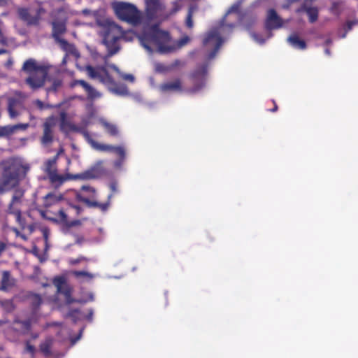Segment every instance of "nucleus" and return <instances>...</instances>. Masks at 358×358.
Listing matches in <instances>:
<instances>
[{"label": "nucleus", "instance_id": "bb28decb", "mask_svg": "<svg viewBox=\"0 0 358 358\" xmlns=\"http://www.w3.org/2000/svg\"><path fill=\"white\" fill-rule=\"evenodd\" d=\"M55 41L59 44L60 48L64 51L72 55H75L77 52L74 45L69 43L66 40L61 38Z\"/></svg>", "mask_w": 358, "mask_h": 358}, {"label": "nucleus", "instance_id": "a19ab883", "mask_svg": "<svg viewBox=\"0 0 358 358\" xmlns=\"http://www.w3.org/2000/svg\"><path fill=\"white\" fill-rule=\"evenodd\" d=\"M358 23V20L347 21L344 25L345 33L341 36V38H345L348 31H351L352 27Z\"/></svg>", "mask_w": 358, "mask_h": 358}, {"label": "nucleus", "instance_id": "37998d69", "mask_svg": "<svg viewBox=\"0 0 358 358\" xmlns=\"http://www.w3.org/2000/svg\"><path fill=\"white\" fill-rule=\"evenodd\" d=\"M155 71L158 73H166L170 71L169 65L166 66L162 63H157L155 64Z\"/></svg>", "mask_w": 358, "mask_h": 358}, {"label": "nucleus", "instance_id": "393cba45", "mask_svg": "<svg viewBox=\"0 0 358 358\" xmlns=\"http://www.w3.org/2000/svg\"><path fill=\"white\" fill-rule=\"evenodd\" d=\"M288 43L294 48L305 50L307 47L304 40L301 39L297 34H291L287 38Z\"/></svg>", "mask_w": 358, "mask_h": 358}, {"label": "nucleus", "instance_id": "9b49d317", "mask_svg": "<svg viewBox=\"0 0 358 358\" xmlns=\"http://www.w3.org/2000/svg\"><path fill=\"white\" fill-rule=\"evenodd\" d=\"M44 10L38 6L36 10L35 15H31L30 10L27 8H19L17 13L20 18L26 22L29 25H36L38 24L40 20V15Z\"/></svg>", "mask_w": 358, "mask_h": 358}, {"label": "nucleus", "instance_id": "39448f33", "mask_svg": "<svg viewBox=\"0 0 358 358\" xmlns=\"http://www.w3.org/2000/svg\"><path fill=\"white\" fill-rule=\"evenodd\" d=\"M208 74V64L198 65L189 74V78L193 87L188 90L190 93H196L205 87Z\"/></svg>", "mask_w": 358, "mask_h": 358}, {"label": "nucleus", "instance_id": "a18cd8bd", "mask_svg": "<svg viewBox=\"0 0 358 358\" xmlns=\"http://www.w3.org/2000/svg\"><path fill=\"white\" fill-rule=\"evenodd\" d=\"M16 218L17 222L19 224V225L21 227L22 229H24L26 227V222L24 218L22 217V213L21 212L19 213V217L18 215H15Z\"/></svg>", "mask_w": 358, "mask_h": 358}, {"label": "nucleus", "instance_id": "603ef678", "mask_svg": "<svg viewBox=\"0 0 358 358\" xmlns=\"http://www.w3.org/2000/svg\"><path fill=\"white\" fill-rule=\"evenodd\" d=\"M86 258L84 257H80L77 259H71L69 262L73 264V265H76V264H79L80 262H81L82 261H84L85 260Z\"/></svg>", "mask_w": 358, "mask_h": 358}, {"label": "nucleus", "instance_id": "f8f14e48", "mask_svg": "<svg viewBox=\"0 0 358 358\" xmlns=\"http://www.w3.org/2000/svg\"><path fill=\"white\" fill-rule=\"evenodd\" d=\"M47 174L50 183L55 187L61 186L67 180H77L76 174H59L57 169H51L48 168L47 170Z\"/></svg>", "mask_w": 358, "mask_h": 358}, {"label": "nucleus", "instance_id": "a211bd4d", "mask_svg": "<svg viewBox=\"0 0 358 358\" xmlns=\"http://www.w3.org/2000/svg\"><path fill=\"white\" fill-rule=\"evenodd\" d=\"M165 8L159 0L147 1V13L150 18L157 17Z\"/></svg>", "mask_w": 358, "mask_h": 358}, {"label": "nucleus", "instance_id": "ea45409f", "mask_svg": "<svg viewBox=\"0 0 358 358\" xmlns=\"http://www.w3.org/2000/svg\"><path fill=\"white\" fill-rule=\"evenodd\" d=\"M73 275L77 278H85L88 280H91L94 278L92 273L85 271H75L73 272Z\"/></svg>", "mask_w": 358, "mask_h": 358}, {"label": "nucleus", "instance_id": "774afa93", "mask_svg": "<svg viewBox=\"0 0 358 358\" xmlns=\"http://www.w3.org/2000/svg\"><path fill=\"white\" fill-rule=\"evenodd\" d=\"M60 85H61L60 81H59V80L55 81L54 82L55 90H56L57 87H59Z\"/></svg>", "mask_w": 358, "mask_h": 358}, {"label": "nucleus", "instance_id": "c03bdc74", "mask_svg": "<svg viewBox=\"0 0 358 358\" xmlns=\"http://www.w3.org/2000/svg\"><path fill=\"white\" fill-rule=\"evenodd\" d=\"M111 197H112V194H109L108 196V201L107 202L103 203H99L98 208L99 209H101L102 211H106L108 208V206L110 205V200Z\"/></svg>", "mask_w": 358, "mask_h": 358}, {"label": "nucleus", "instance_id": "13d9d810", "mask_svg": "<svg viewBox=\"0 0 358 358\" xmlns=\"http://www.w3.org/2000/svg\"><path fill=\"white\" fill-rule=\"evenodd\" d=\"M7 42V40L6 38V37L3 36L1 30L0 29V43L1 44H6Z\"/></svg>", "mask_w": 358, "mask_h": 358}, {"label": "nucleus", "instance_id": "1a4fd4ad", "mask_svg": "<svg viewBox=\"0 0 358 358\" xmlns=\"http://www.w3.org/2000/svg\"><path fill=\"white\" fill-rule=\"evenodd\" d=\"M53 284L57 287V293L62 294L64 296L65 303L70 305L76 301L72 297L73 289L66 282L63 276H57L54 278Z\"/></svg>", "mask_w": 358, "mask_h": 358}, {"label": "nucleus", "instance_id": "cd10ccee", "mask_svg": "<svg viewBox=\"0 0 358 358\" xmlns=\"http://www.w3.org/2000/svg\"><path fill=\"white\" fill-rule=\"evenodd\" d=\"M64 199L62 195H56L54 193H49L44 197V203L46 207L57 203Z\"/></svg>", "mask_w": 358, "mask_h": 358}, {"label": "nucleus", "instance_id": "c756f323", "mask_svg": "<svg viewBox=\"0 0 358 358\" xmlns=\"http://www.w3.org/2000/svg\"><path fill=\"white\" fill-rule=\"evenodd\" d=\"M19 103L17 99L11 97L8 100V110L9 115L11 117H15L17 115V112L15 110V107Z\"/></svg>", "mask_w": 358, "mask_h": 358}, {"label": "nucleus", "instance_id": "ddd939ff", "mask_svg": "<svg viewBox=\"0 0 358 358\" xmlns=\"http://www.w3.org/2000/svg\"><path fill=\"white\" fill-rule=\"evenodd\" d=\"M283 24V20L278 15L276 10L273 8L268 9L264 23L266 29H278L281 28Z\"/></svg>", "mask_w": 358, "mask_h": 358}, {"label": "nucleus", "instance_id": "aec40b11", "mask_svg": "<svg viewBox=\"0 0 358 358\" xmlns=\"http://www.w3.org/2000/svg\"><path fill=\"white\" fill-rule=\"evenodd\" d=\"M27 124H17L15 125L0 126V138H8L19 129H25Z\"/></svg>", "mask_w": 358, "mask_h": 358}, {"label": "nucleus", "instance_id": "2eb2a0df", "mask_svg": "<svg viewBox=\"0 0 358 358\" xmlns=\"http://www.w3.org/2000/svg\"><path fill=\"white\" fill-rule=\"evenodd\" d=\"M23 194L24 192L22 191L17 190L15 192L6 210L8 214L19 216V213L21 212L20 205L22 203Z\"/></svg>", "mask_w": 358, "mask_h": 358}, {"label": "nucleus", "instance_id": "8fccbe9b", "mask_svg": "<svg viewBox=\"0 0 358 358\" xmlns=\"http://www.w3.org/2000/svg\"><path fill=\"white\" fill-rule=\"evenodd\" d=\"M180 9H181V6L179 4V3L176 1L173 3V8L170 12V14L173 15V14L176 13L177 12H178Z\"/></svg>", "mask_w": 358, "mask_h": 358}, {"label": "nucleus", "instance_id": "3c124183", "mask_svg": "<svg viewBox=\"0 0 358 358\" xmlns=\"http://www.w3.org/2000/svg\"><path fill=\"white\" fill-rule=\"evenodd\" d=\"M83 201L90 207L98 208L99 202L90 201L89 199H85Z\"/></svg>", "mask_w": 358, "mask_h": 358}, {"label": "nucleus", "instance_id": "6e6d98bb", "mask_svg": "<svg viewBox=\"0 0 358 358\" xmlns=\"http://www.w3.org/2000/svg\"><path fill=\"white\" fill-rule=\"evenodd\" d=\"M251 36H252V38H253L255 41H258V42H259V43H263L264 42V39H262V38H260L259 37V35H258L257 34H256V33L252 32V33L251 34Z\"/></svg>", "mask_w": 358, "mask_h": 358}, {"label": "nucleus", "instance_id": "9d476101", "mask_svg": "<svg viewBox=\"0 0 358 358\" xmlns=\"http://www.w3.org/2000/svg\"><path fill=\"white\" fill-rule=\"evenodd\" d=\"M57 124V118L54 116L48 117L43 124V136L41 138V143L47 145L53 141V129Z\"/></svg>", "mask_w": 358, "mask_h": 358}, {"label": "nucleus", "instance_id": "69168bd1", "mask_svg": "<svg viewBox=\"0 0 358 358\" xmlns=\"http://www.w3.org/2000/svg\"><path fill=\"white\" fill-rule=\"evenodd\" d=\"M93 310H90L89 315L87 316L88 320L91 321L92 320Z\"/></svg>", "mask_w": 358, "mask_h": 358}, {"label": "nucleus", "instance_id": "4468645a", "mask_svg": "<svg viewBox=\"0 0 358 358\" xmlns=\"http://www.w3.org/2000/svg\"><path fill=\"white\" fill-rule=\"evenodd\" d=\"M47 76L48 71L45 68L41 71L31 73L30 76L26 79V83L33 90L40 88L43 86Z\"/></svg>", "mask_w": 358, "mask_h": 358}, {"label": "nucleus", "instance_id": "09e8293b", "mask_svg": "<svg viewBox=\"0 0 358 358\" xmlns=\"http://www.w3.org/2000/svg\"><path fill=\"white\" fill-rule=\"evenodd\" d=\"M184 64H185L182 62L180 59H176L169 65L170 71L177 68L178 66H183Z\"/></svg>", "mask_w": 358, "mask_h": 358}, {"label": "nucleus", "instance_id": "e433bc0d", "mask_svg": "<svg viewBox=\"0 0 358 358\" xmlns=\"http://www.w3.org/2000/svg\"><path fill=\"white\" fill-rule=\"evenodd\" d=\"M343 2H342V1L333 2L331 7V11L334 14L339 15L343 11Z\"/></svg>", "mask_w": 358, "mask_h": 358}, {"label": "nucleus", "instance_id": "2f4dec72", "mask_svg": "<svg viewBox=\"0 0 358 358\" xmlns=\"http://www.w3.org/2000/svg\"><path fill=\"white\" fill-rule=\"evenodd\" d=\"M112 152H115L117 155H118L120 157V160L116 162L115 164L118 166H120L121 164L124 160L125 156H126L124 148L122 146H113V145Z\"/></svg>", "mask_w": 358, "mask_h": 358}, {"label": "nucleus", "instance_id": "0e129e2a", "mask_svg": "<svg viewBox=\"0 0 358 358\" xmlns=\"http://www.w3.org/2000/svg\"><path fill=\"white\" fill-rule=\"evenodd\" d=\"M36 104L39 108L42 109L43 108V103L41 101L37 100Z\"/></svg>", "mask_w": 358, "mask_h": 358}, {"label": "nucleus", "instance_id": "a878e982", "mask_svg": "<svg viewBox=\"0 0 358 358\" xmlns=\"http://www.w3.org/2000/svg\"><path fill=\"white\" fill-rule=\"evenodd\" d=\"M53 344V338L51 337L46 338L45 340L40 345V350L45 357L51 356V348Z\"/></svg>", "mask_w": 358, "mask_h": 358}, {"label": "nucleus", "instance_id": "b1692460", "mask_svg": "<svg viewBox=\"0 0 358 358\" xmlns=\"http://www.w3.org/2000/svg\"><path fill=\"white\" fill-rule=\"evenodd\" d=\"M119 40H103V43L106 46L108 52L107 57H110L118 52L120 49L117 41Z\"/></svg>", "mask_w": 358, "mask_h": 358}, {"label": "nucleus", "instance_id": "4be33fe9", "mask_svg": "<svg viewBox=\"0 0 358 358\" xmlns=\"http://www.w3.org/2000/svg\"><path fill=\"white\" fill-rule=\"evenodd\" d=\"M52 38L57 41L61 38V36L66 31V23L62 21H54L52 23Z\"/></svg>", "mask_w": 358, "mask_h": 358}, {"label": "nucleus", "instance_id": "412c9836", "mask_svg": "<svg viewBox=\"0 0 358 358\" xmlns=\"http://www.w3.org/2000/svg\"><path fill=\"white\" fill-rule=\"evenodd\" d=\"M159 87L160 90L164 92L182 91V82L180 78H176L174 80L162 83Z\"/></svg>", "mask_w": 358, "mask_h": 358}, {"label": "nucleus", "instance_id": "6e6552de", "mask_svg": "<svg viewBox=\"0 0 358 358\" xmlns=\"http://www.w3.org/2000/svg\"><path fill=\"white\" fill-rule=\"evenodd\" d=\"M102 160L97 161L94 165L88 169L76 174L77 180H88L98 178L105 174L106 170L103 166Z\"/></svg>", "mask_w": 358, "mask_h": 358}, {"label": "nucleus", "instance_id": "f03ea898", "mask_svg": "<svg viewBox=\"0 0 358 358\" xmlns=\"http://www.w3.org/2000/svg\"><path fill=\"white\" fill-rule=\"evenodd\" d=\"M85 70L91 79H98L99 82L106 85L110 92L118 95H127L129 94L127 87L125 85L117 83L109 74L106 67H94L91 65H87Z\"/></svg>", "mask_w": 358, "mask_h": 358}, {"label": "nucleus", "instance_id": "4d7b16f0", "mask_svg": "<svg viewBox=\"0 0 358 358\" xmlns=\"http://www.w3.org/2000/svg\"><path fill=\"white\" fill-rule=\"evenodd\" d=\"M110 188L112 191V195L113 194L117 192V184L115 182H112L110 185Z\"/></svg>", "mask_w": 358, "mask_h": 358}, {"label": "nucleus", "instance_id": "5701e85b", "mask_svg": "<svg viewBox=\"0 0 358 358\" xmlns=\"http://www.w3.org/2000/svg\"><path fill=\"white\" fill-rule=\"evenodd\" d=\"M45 69L42 66H38L34 59H29L26 60L22 66V70L27 73H32Z\"/></svg>", "mask_w": 358, "mask_h": 358}, {"label": "nucleus", "instance_id": "c9c22d12", "mask_svg": "<svg viewBox=\"0 0 358 358\" xmlns=\"http://www.w3.org/2000/svg\"><path fill=\"white\" fill-rule=\"evenodd\" d=\"M194 9L195 8L193 6H190L188 9V13H187L186 20H185V24H186V27H188L189 29H192L194 26L192 17H193V13H194Z\"/></svg>", "mask_w": 358, "mask_h": 358}, {"label": "nucleus", "instance_id": "f257e3e1", "mask_svg": "<svg viewBox=\"0 0 358 358\" xmlns=\"http://www.w3.org/2000/svg\"><path fill=\"white\" fill-rule=\"evenodd\" d=\"M141 45L148 50L152 46L157 48L160 53H169L175 50L171 45V38L168 31L160 30L157 24H154L145 30L138 37Z\"/></svg>", "mask_w": 358, "mask_h": 358}, {"label": "nucleus", "instance_id": "f704fd0d", "mask_svg": "<svg viewBox=\"0 0 358 358\" xmlns=\"http://www.w3.org/2000/svg\"><path fill=\"white\" fill-rule=\"evenodd\" d=\"M91 144L93 148L96 150L101 152H112L113 145L101 144L94 141H92Z\"/></svg>", "mask_w": 358, "mask_h": 358}, {"label": "nucleus", "instance_id": "7ed1b4c3", "mask_svg": "<svg viewBox=\"0 0 358 358\" xmlns=\"http://www.w3.org/2000/svg\"><path fill=\"white\" fill-rule=\"evenodd\" d=\"M2 173L0 183V194L18 185L20 169L12 161L1 163Z\"/></svg>", "mask_w": 358, "mask_h": 358}, {"label": "nucleus", "instance_id": "423d86ee", "mask_svg": "<svg viewBox=\"0 0 358 358\" xmlns=\"http://www.w3.org/2000/svg\"><path fill=\"white\" fill-rule=\"evenodd\" d=\"M101 27V34L103 40H120L123 35L122 27L116 24L113 21L104 19L97 22Z\"/></svg>", "mask_w": 358, "mask_h": 358}, {"label": "nucleus", "instance_id": "6ab92c4d", "mask_svg": "<svg viewBox=\"0 0 358 358\" xmlns=\"http://www.w3.org/2000/svg\"><path fill=\"white\" fill-rule=\"evenodd\" d=\"M15 285V279L12 277L9 271H3L1 273L0 290L7 292Z\"/></svg>", "mask_w": 358, "mask_h": 358}, {"label": "nucleus", "instance_id": "0eeeda50", "mask_svg": "<svg viewBox=\"0 0 358 358\" xmlns=\"http://www.w3.org/2000/svg\"><path fill=\"white\" fill-rule=\"evenodd\" d=\"M223 43V40L220 36L217 28L209 31L203 39V45L206 48H213L208 55V59H213Z\"/></svg>", "mask_w": 358, "mask_h": 358}, {"label": "nucleus", "instance_id": "c85d7f7f", "mask_svg": "<svg viewBox=\"0 0 358 358\" xmlns=\"http://www.w3.org/2000/svg\"><path fill=\"white\" fill-rule=\"evenodd\" d=\"M46 219L54 222H66L67 215L62 208L58 210L57 213L54 214L53 216H46Z\"/></svg>", "mask_w": 358, "mask_h": 358}, {"label": "nucleus", "instance_id": "20e7f679", "mask_svg": "<svg viewBox=\"0 0 358 358\" xmlns=\"http://www.w3.org/2000/svg\"><path fill=\"white\" fill-rule=\"evenodd\" d=\"M113 8L117 17L122 21L134 25L141 23V13L134 4L126 2H116L113 3Z\"/></svg>", "mask_w": 358, "mask_h": 358}, {"label": "nucleus", "instance_id": "4c0bfd02", "mask_svg": "<svg viewBox=\"0 0 358 358\" xmlns=\"http://www.w3.org/2000/svg\"><path fill=\"white\" fill-rule=\"evenodd\" d=\"M257 21L256 16H245L243 19V24L246 29L250 30Z\"/></svg>", "mask_w": 358, "mask_h": 358}, {"label": "nucleus", "instance_id": "338daca9", "mask_svg": "<svg viewBox=\"0 0 358 358\" xmlns=\"http://www.w3.org/2000/svg\"><path fill=\"white\" fill-rule=\"evenodd\" d=\"M8 0H0V7L7 4Z\"/></svg>", "mask_w": 358, "mask_h": 358}, {"label": "nucleus", "instance_id": "052dcab7", "mask_svg": "<svg viewBox=\"0 0 358 358\" xmlns=\"http://www.w3.org/2000/svg\"><path fill=\"white\" fill-rule=\"evenodd\" d=\"M189 38L188 36H186V37L182 38L181 41H180V46L187 43L189 41Z\"/></svg>", "mask_w": 358, "mask_h": 358}, {"label": "nucleus", "instance_id": "e2e57ef3", "mask_svg": "<svg viewBox=\"0 0 358 358\" xmlns=\"http://www.w3.org/2000/svg\"><path fill=\"white\" fill-rule=\"evenodd\" d=\"M273 104H274V107L273 108H271L270 110V111L272 112V113H274V112H276L278 110V106H277V104H276V103H275V101L274 100L273 101Z\"/></svg>", "mask_w": 358, "mask_h": 358}, {"label": "nucleus", "instance_id": "473e14b6", "mask_svg": "<svg viewBox=\"0 0 358 358\" xmlns=\"http://www.w3.org/2000/svg\"><path fill=\"white\" fill-rule=\"evenodd\" d=\"M102 125L105 128L106 131L108 134H110L112 136H117L118 129L115 124L103 121L102 122Z\"/></svg>", "mask_w": 358, "mask_h": 358}, {"label": "nucleus", "instance_id": "dca6fc26", "mask_svg": "<svg viewBox=\"0 0 358 358\" xmlns=\"http://www.w3.org/2000/svg\"><path fill=\"white\" fill-rule=\"evenodd\" d=\"M297 13H306L310 23L315 22L318 19L319 10L317 7L311 6L309 3L304 1L296 10Z\"/></svg>", "mask_w": 358, "mask_h": 358}, {"label": "nucleus", "instance_id": "de8ad7c7", "mask_svg": "<svg viewBox=\"0 0 358 358\" xmlns=\"http://www.w3.org/2000/svg\"><path fill=\"white\" fill-rule=\"evenodd\" d=\"M26 351L29 352L32 357L34 356L36 348L33 345L30 344L29 341L26 342Z\"/></svg>", "mask_w": 358, "mask_h": 358}, {"label": "nucleus", "instance_id": "58836bf2", "mask_svg": "<svg viewBox=\"0 0 358 358\" xmlns=\"http://www.w3.org/2000/svg\"><path fill=\"white\" fill-rule=\"evenodd\" d=\"M67 317H70L73 323H76L80 320V311L78 309H71L68 313Z\"/></svg>", "mask_w": 358, "mask_h": 358}, {"label": "nucleus", "instance_id": "680f3d73", "mask_svg": "<svg viewBox=\"0 0 358 358\" xmlns=\"http://www.w3.org/2000/svg\"><path fill=\"white\" fill-rule=\"evenodd\" d=\"M124 78L125 80H131V81H134V76L131 75V74H128V75H126Z\"/></svg>", "mask_w": 358, "mask_h": 358}, {"label": "nucleus", "instance_id": "bf43d9fd", "mask_svg": "<svg viewBox=\"0 0 358 358\" xmlns=\"http://www.w3.org/2000/svg\"><path fill=\"white\" fill-rule=\"evenodd\" d=\"M43 236L45 241H48V236H49V231L47 229H45L43 230Z\"/></svg>", "mask_w": 358, "mask_h": 358}, {"label": "nucleus", "instance_id": "49530a36", "mask_svg": "<svg viewBox=\"0 0 358 358\" xmlns=\"http://www.w3.org/2000/svg\"><path fill=\"white\" fill-rule=\"evenodd\" d=\"M69 124L66 120V115L64 113L61 114V122H60V129L64 131L65 127L68 126Z\"/></svg>", "mask_w": 358, "mask_h": 358}, {"label": "nucleus", "instance_id": "f3484780", "mask_svg": "<svg viewBox=\"0 0 358 358\" xmlns=\"http://www.w3.org/2000/svg\"><path fill=\"white\" fill-rule=\"evenodd\" d=\"M32 320V318H28L24 320L15 319L13 327L14 331L22 335L27 334L31 329Z\"/></svg>", "mask_w": 358, "mask_h": 358}, {"label": "nucleus", "instance_id": "7c9ffc66", "mask_svg": "<svg viewBox=\"0 0 358 358\" xmlns=\"http://www.w3.org/2000/svg\"><path fill=\"white\" fill-rule=\"evenodd\" d=\"M85 91L87 94V99L91 101L99 99L102 96V94L97 91L92 85H90Z\"/></svg>", "mask_w": 358, "mask_h": 358}, {"label": "nucleus", "instance_id": "5fc2aeb1", "mask_svg": "<svg viewBox=\"0 0 358 358\" xmlns=\"http://www.w3.org/2000/svg\"><path fill=\"white\" fill-rule=\"evenodd\" d=\"M238 9H239V6L238 5H233L228 10L227 14L229 13H236V12H238Z\"/></svg>", "mask_w": 358, "mask_h": 358}, {"label": "nucleus", "instance_id": "79ce46f5", "mask_svg": "<svg viewBox=\"0 0 358 358\" xmlns=\"http://www.w3.org/2000/svg\"><path fill=\"white\" fill-rule=\"evenodd\" d=\"M80 85L85 90L90 85L83 80H75L71 83V87H74Z\"/></svg>", "mask_w": 358, "mask_h": 358}, {"label": "nucleus", "instance_id": "72a5a7b5", "mask_svg": "<svg viewBox=\"0 0 358 358\" xmlns=\"http://www.w3.org/2000/svg\"><path fill=\"white\" fill-rule=\"evenodd\" d=\"M29 299L31 301V306L34 310L38 308L42 303V298L38 294H31L29 295Z\"/></svg>", "mask_w": 358, "mask_h": 358}, {"label": "nucleus", "instance_id": "864d4df0", "mask_svg": "<svg viewBox=\"0 0 358 358\" xmlns=\"http://www.w3.org/2000/svg\"><path fill=\"white\" fill-rule=\"evenodd\" d=\"M7 249V244L0 241V257L2 256L3 253L6 251Z\"/></svg>", "mask_w": 358, "mask_h": 358}]
</instances>
